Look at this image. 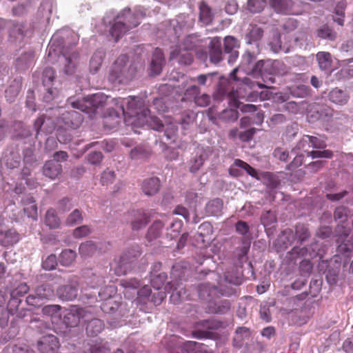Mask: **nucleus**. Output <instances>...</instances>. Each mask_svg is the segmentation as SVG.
Here are the masks:
<instances>
[{
	"mask_svg": "<svg viewBox=\"0 0 353 353\" xmlns=\"http://www.w3.org/2000/svg\"><path fill=\"white\" fill-rule=\"evenodd\" d=\"M116 108L119 109L113 116L105 118V123L108 125L112 118L113 123L110 128L116 127L120 122V114L124 117L127 125L140 127L147 124L157 131H164L168 139H173L177 132L176 125L171 118L165 119L163 123L158 118L150 115V110L145 107L144 101L139 97H128L112 100Z\"/></svg>",
	"mask_w": 353,
	"mask_h": 353,
	"instance_id": "f257e3e1",
	"label": "nucleus"
},
{
	"mask_svg": "<svg viewBox=\"0 0 353 353\" xmlns=\"http://www.w3.org/2000/svg\"><path fill=\"white\" fill-rule=\"evenodd\" d=\"M145 13L141 8H138L134 13L130 9H124L117 17L112 26L110 33L115 40L126 33L130 28H134L140 23V19L144 17Z\"/></svg>",
	"mask_w": 353,
	"mask_h": 353,
	"instance_id": "f03ea898",
	"label": "nucleus"
},
{
	"mask_svg": "<svg viewBox=\"0 0 353 353\" xmlns=\"http://www.w3.org/2000/svg\"><path fill=\"white\" fill-rule=\"evenodd\" d=\"M128 62L125 55L119 57L110 68L108 80L118 84H125L132 80L136 70L133 66H128Z\"/></svg>",
	"mask_w": 353,
	"mask_h": 353,
	"instance_id": "7ed1b4c3",
	"label": "nucleus"
},
{
	"mask_svg": "<svg viewBox=\"0 0 353 353\" xmlns=\"http://www.w3.org/2000/svg\"><path fill=\"white\" fill-rule=\"evenodd\" d=\"M108 97L101 93H97L92 96L88 97L83 101H77L72 103L73 108L79 109L82 112H88L89 109L98 108L107 103Z\"/></svg>",
	"mask_w": 353,
	"mask_h": 353,
	"instance_id": "20e7f679",
	"label": "nucleus"
},
{
	"mask_svg": "<svg viewBox=\"0 0 353 353\" xmlns=\"http://www.w3.org/2000/svg\"><path fill=\"white\" fill-rule=\"evenodd\" d=\"M92 317L90 309L72 307L65 315V321L68 326H77L81 321H88Z\"/></svg>",
	"mask_w": 353,
	"mask_h": 353,
	"instance_id": "39448f33",
	"label": "nucleus"
},
{
	"mask_svg": "<svg viewBox=\"0 0 353 353\" xmlns=\"http://www.w3.org/2000/svg\"><path fill=\"white\" fill-rule=\"evenodd\" d=\"M53 296V290L48 284L39 286L35 290V294H30L26 299L28 304L33 306H40L42 301L50 299Z\"/></svg>",
	"mask_w": 353,
	"mask_h": 353,
	"instance_id": "423d86ee",
	"label": "nucleus"
},
{
	"mask_svg": "<svg viewBox=\"0 0 353 353\" xmlns=\"http://www.w3.org/2000/svg\"><path fill=\"white\" fill-rule=\"evenodd\" d=\"M37 345L39 350L42 353H54L59 347V341L54 335L43 336Z\"/></svg>",
	"mask_w": 353,
	"mask_h": 353,
	"instance_id": "0eeeda50",
	"label": "nucleus"
},
{
	"mask_svg": "<svg viewBox=\"0 0 353 353\" xmlns=\"http://www.w3.org/2000/svg\"><path fill=\"white\" fill-rule=\"evenodd\" d=\"M60 59L63 61V72L66 74H73L76 70L78 63V53L76 51L71 52H65Z\"/></svg>",
	"mask_w": 353,
	"mask_h": 353,
	"instance_id": "6e6552de",
	"label": "nucleus"
},
{
	"mask_svg": "<svg viewBox=\"0 0 353 353\" xmlns=\"http://www.w3.org/2000/svg\"><path fill=\"white\" fill-rule=\"evenodd\" d=\"M57 294L63 301H72L77 296L78 288L76 285H65L59 288Z\"/></svg>",
	"mask_w": 353,
	"mask_h": 353,
	"instance_id": "1a4fd4ad",
	"label": "nucleus"
},
{
	"mask_svg": "<svg viewBox=\"0 0 353 353\" xmlns=\"http://www.w3.org/2000/svg\"><path fill=\"white\" fill-rule=\"evenodd\" d=\"M23 211L29 218L33 220L37 219V206L33 197L29 195L25 196L22 199Z\"/></svg>",
	"mask_w": 353,
	"mask_h": 353,
	"instance_id": "9d476101",
	"label": "nucleus"
},
{
	"mask_svg": "<svg viewBox=\"0 0 353 353\" xmlns=\"http://www.w3.org/2000/svg\"><path fill=\"white\" fill-rule=\"evenodd\" d=\"M34 128L37 134L39 132L48 134L53 131L54 125L51 119H46L43 116H41L34 121Z\"/></svg>",
	"mask_w": 353,
	"mask_h": 353,
	"instance_id": "9b49d317",
	"label": "nucleus"
},
{
	"mask_svg": "<svg viewBox=\"0 0 353 353\" xmlns=\"http://www.w3.org/2000/svg\"><path fill=\"white\" fill-rule=\"evenodd\" d=\"M160 188V181L157 177H151L143 181L142 190L146 195L157 194Z\"/></svg>",
	"mask_w": 353,
	"mask_h": 353,
	"instance_id": "f8f14e48",
	"label": "nucleus"
},
{
	"mask_svg": "<svg viewBox=\"0 0 353 353\" xmlns=\"http://www.w3.org/2000/svg\"><path fill=\"white\" fill-rule=\"evenodd\" d=\"M61 172V165L54 161H49L46 162L43 169V174L52 179L57 177Z\"/></svg>",
	"mask_w": 353,
	"mask_h": 353,
	"instance_id": "ddd939ff",
	"label": "nucleus"
},
{
	"mask_svg": "<svg viewBox=\"0 0 353 353\" xmlns=\"http://www.w3.org/2000/svg\"><path fill=\"white\" fill-rule=\"evenodd\" d=\"M163 61V55L161 50L157 48L153 53L150 64V72L152 74L157 75L161 72Z\"/></svg>",
	"mask_w": 353,
	"mask_h": 353,
	"instance_id": "4468645a",
	"label": "nucleus"
},
{
	"mask_svg": "<svg viewBox=\"0 0 353 353\" xmlns=\"http://www.w3.org/2000/svg\"><path fill=\"white\" fill-rule=\"evenodd\" d=\"M192 46L191 45H185L183 48V50L181 51L174 50L170 52V59H177L179 58V62L184 64H190L192 61V57L189 52H187L188 50L190 49Z\"/></svg>",
	"mask_w": 353,
	"mask_h": 353,
	"instance_id": "2eb2a0df",
	"label": "nucleus"
},
{
	"mask_svg": "<svg viewBox=\"0 0 353 353\" xmlns=\"http://www.w3.org/2000/svg\"><path fill=\"white\" fill-rule=\"evenodd\" d=\"M201 344L194 341H186L180 344L172 353H199Z\"/></svg>",
	"mask_w": 353,
	"mask_h": 353,
	"instance_id": "dca6fc26",
	"label": "nucleus"
},
{
	"mask_svg": "<svg viewBox=\"0 0 353 353\" xmlns=\"http://www.w3.org/2000/svg\"><path fill=\"white\" fill-rule=\"evenodd\" d=\"M330 100L339 105H343L347 103L349 100V95L347 93L342 90L334 88L329 93Z\"/></svg>",
	"mask_w": 353,
	"mask_h": 353,
	"instance_id": "f3484780",
	"label": "nucleus"
},
{
	"mask_svg": "<svg viewBox=\"0 0 353 353\" xmlns=\"http://www.w3.org/2000/svg\"><path fill=\"white\" fill-rule=\"evenodd\" d=\"M19 241V235L14 230H0V243L4 245H11Z\"/></svg>",
	"mask_w": 353,
	"mask_h": 353,
	"instance_id": "a211bd4d",
	"label": "nucleus"
},
{
	"mask_svg": "<svg viewBox=\"0 0 353 353\" xmlns=\"http://www.w3.org/2000/svg\"><path fill=\"white\" fill-rule=\"evenodd\" d=\"M272 6L279 13H288L293 7L292 0H270Z\"/></svg>",
	"mask_w": 353,
	"mask_h": 353,
	"instance_id": "6ab92c4d",
	"label": "nucleus"
},
{
	"mask_svg": "<svg viewBox=\"0 0 353 353\" xmlns=\"http://www.w3.org/2000/svg\"><path fill=\"white\" fill-rule=\"evenodd\" d=\"M305 145L314 148H321L325 146L324 141L316 137L306 135L304 136L303 139L299 143V148H304Z\"/></svg>",
	"mask_w": 353,
	"mask_h": 353,
	"instance_id": "aec40b11",
	"label": "nucleus"
},
{
	"mask_svg": "<svg viewBox=\"0 0 353 353\" xmlns=\"http://www.w3.org/2000/svg\"><path fill=\"white\" fill-rule=\"evenodd\" d=\"M105 56V53L103 50H97L92 55L90 61V70L92 73L97 72Z\"/></svg>",
	"mask_w": 353,
	"mask_h": 353,
	"instance_id": "412c9836",
	"label": "nucleus"
},
{
	"mask_svg": "<svg viewBox=\"0 0 353 353\" xmlns=\"http://www.w3.org/2000/svg\"><path fill=\"white\" fill-rule=\"evenodd\" d=\"M103 329V322L98 319H93L89 321L87 327V334L90 336H97Z\"/></svg>",
	"mask_w": 353,
	"mask_h": 353,
	"instance_id": "4be33fe9",
	"label": "nucleus"
},
{
	"mask_svg": "<svg viewBox=\"0 0 353 353\" xmlns=\"http://www.w3.org/2000/svg\"><path fill=\"white\" fill-rule=\"evenodd\" d=\"M223 202L219 199H216L210 201L205 208L206 213L208 215L219 216L223 209Z\"/></svg>",
	"mask_w": 353,
	"mask_h": 353,
	"instance_id": "5701e85b",
	"label": "nucleus"
},
{
	"mask_svg": "<svg viewBox=\"0 0 353 353\" xmlns=\"http://www.w3.org/2000/svg\"><path fill=\"white\" fill-rule=\"evenodd\" d=\"M54 8V2L53 0H44L39 7V13L44 19L48 21Z\"/></svg>",
	"mask_w": 353,
	"mask_h": 353,
	"instance_id": "b1692460",
	"label": "nucleus"
},
{
	"mask_svg": "<svg viewBox=\"0 0 353 353\" xmlns=\"http://www.w3.org/2000/svg\"><path fill=\"white\" fill-rule=\"evenodd\" d=\"M316 59L321 70H326L330 68L332 59L329 52H320L316 54Z\"/></svg>",
	"mask_w": 353,
	"mask_h": 353,
	"instance_id": "393cba45",
	"label": "nucleus"
},
{
	"mask_svg": "<svg viewBox=\"0 0 353 353\" xmlns=\"http://www.w3.org/2000/svg\"><path fill=\"white\" fill-rule=\"evenodd\" d=\"M45 223L50 228H57L60 225L61 221L53 209L47 211Z\"/></svg>",
	"mask_w": 353,
	"mask_h": 353,
	"instance_id": "a878e982",
	"label": "nucleus"
},
{
	"mask_svg": "<svg viewBox=\"0 0 353 353\" xmlns=\"http://www.w3.org/2000/svg\"><path fill=\"white\" fill-rule=\"evenodd\" d=\"M212 41V47L210 50V59L214 63H219L222 59V52L221 50L220 41H216V43Z\"/></svg>",
	"mask_w": 353,
	"mask_h": 353,
	"instance_id": "bb28decb",
	"label": "nucleus"
},
{
	"mask_svg": "<svg viewBox=\"0 0 353 353\" xmlns=\"http://www.w3.org/2000/svg\"><path fill=\"white\" fill-rule=\"evenodd\" d=\"M200 19L205 25L209 24L212 20V13L210 7L205 3H201L199 6Z\"/></svg>",
	"mask_w": 353,
	"mask_h": 353,
	"instance_id": "cd10ccee",
	"label": "nucleus"
},
{
	"mask_svg": "<svg viewBox=\"0 0 353 353\" xmlns=\"http://www.w3.org/2000/svg\"><path fill=\"white\" fill-rule=\"evenodd\" d=\"M345 3L341 1L338 3L334 8V20L339 25L343 26L344 23Z\"/></svg>",
	"mask_w": 353,
	"mask_h": 353,
	"instance_id": "c85d7f7f",
	"label": "nucleus"
},
{
	"mask_svg": "<svg viewBox=\"0 0 353 353\" xmlns=\"http://www.w3.org/2000/svg\"><path fill=\"white\" fill-rule=\"evenodd\" d=\"M263 30L256 26H251V29L248 33L246 38L248 43H252V42L258 41L263 37Z\"/></svg>",
	"mask_w": 353,
	"mask_h": 353,
	"instance_id": "c756f323",
	"label": "nucleus"
},
{
	"mask_svg": "<svg viewBox=\"0 0 353 353\" xmlns=\"http://www.w3.org/2000/svg\"><path fill=\"white\" fill-rule=\"evenodd\" d=\"M76 258L75 252L71 250H66L61 252L60 255V262L63 265H70Z\"/></svg>",
	"mask_w": 353,
	"mask_h": 353,
	"instance_id": "7c9ffc66",
	"label": "nucleus"
},
{
	"mask_svg": "<svg viewBox=\"0 0 353 353\" xmlns=\"http://www.w3.org/2000/svg\"><path fill=\"white\" fill-rule=\"evenodd\" d=\"M266 6V0H248V8L252 12H259Z\"/></svg>",
	"mask_w": 353,
	"mask_h": 353,
	"instance_id": "2f4dec72",
	"label": "nucleus"
},
{
	"mask_svg": "<svg viewBox=\"0 0 353 353\" xmlns=\"http://www.w3.org/2000/svg\"><path fill=\"white\" fill-rule=\"evenodd\" d=\"M96 250L95 245L90 241L81 243L79 247V253L84 256L91 255Z\"/></svg>",
	"mask_w": 353,
	"mask_h": 353,
	"instance_id": "473e14b6",
	"label": "nucleus"
},
{
	"mask_svg": "<svg viewBox=\"0 0 353 353\" xmlns=\"http://www.w3.org/2000/svg\"><path fill=\"white\" fill-rule=\"evenodd\" d=\"M83 218L81 216V213L79 210H74L70 215L68 216L66 219V225L69 226H72L75 224L80 223L82 221Z\"/></svg>",
	"mask_w": 353,
	"mask_h": 353,
	"instance_id": "72a5a7b5",
	"label": "nucleus"
},
{
	"mask_svg": "<svg viewBox=\"0 0 353 353\" xmlns=\"http://www.w3.org/2000/svg\"><path fill=\"white\" fill-rule=\"evenodd\" d=\"M163 228V225L161 221H156L150 228L148 233V236L150 239H154L159 236Z\"/></svg>",
	"mask_w": 353,
	"mask_h": 353,
	"instance_id": "f704fd0d",
	"label": "nucleus"
},
{
	"mask_svg": "<svg viewBox=\"0 0 353 353\" xmlns=\"http://www.w3.org/2000/svg\"><path fill=\"white\" fill-rule=\"evenodd\" d=\"M165 279L166 275L164 273L152 276L151 279L152 287L157 290H160L163 286Z\"/></svg>",
	"mask_w": 353,
	"mask_h": 353,
	"instance_id": "c9c22d12",
	"label": "nucleus"
},
{
	"mask_svg": "<svg viewBox=\"0 0 353 353\" xmlns=\"http://www.w3.org/2000/svg\"><path fill=\"white\" fill-rule=\"evenodd\" d=\"M224 45L225 51L227 53L236 50L235 49L239 47V42L234 37L228 36L225 38Z\"/></svg>",
	"mask_w": 353,
	"mask_h": 353,
	"instance_id": "e433bc0d",
	"label": "nucleus"
},
{
	"mask_svg": "<svg viewBox=\"0 0 353 353\" xmlns=\"http://www.w3.org/2000/svg\"><path fill=\"white\" fill-rule=\"evenodd\" d=\"M234 165L236 167L244 169L247 172V173L249 174L250 176H252L253 177H256V176H257L256 170H254L253 168H252L250 165H248L245 162H244L240 159H236Z\"/></svg>",
	"mask_w": 353,
	"mask_h": 353,
	"instance_id": "4c0bfd02",
	"label": "nucleus"
},
{
	"mask_svg": "<svg viewBox=\"0 0 353 353\" xmlns=\"http://www.w3.org/2000/svg\"><path fill=\"white\" fill-rule=\"evenodd\" d=\"M57 265V257L54 254L49 255L42 263L43 268L46 270H52Z\"/></svg>",
	"mask_w": 353,
	"mask_h": 353,
	"instance_id": "58836bf2",
	"label": "nucleus"
},
{
	"mask_svg": "<svg viewBox=\"0 0 353 353\" xmlns=\"http://www.w3.org/2000/svg\"><path fill=\"white\" fill-rule=\"evenodd\" d=\"M318 36L323 39L334 40L336 37V34L329 27L324 26L318 30Z\"/></svg>",
	"mask_w": 353,
	"mask_h": 353,
	"instance_id": "ea45409f",
	"label": "nucleus"
},
{
	"mask_svg": "<svg viewBox=\"0 0 353 353\" xmlns=\"http://www.w3.org/2000/svg\"><path fill=\"white\" fill-rule=\"evenodd\" d=\"M233 105L240 109L243 112H253L256 110V107L252 104H242L236 99H234Z\"/></svg>",
	"mask_w": 353,
	"mask_h": 353,
	"instance_id": "a19ab883",
	"label": "nucleus"
},
{
	"mask_svg": "<svg viewBox=\"0 0 353 353\" xmlns=\"http://www.w3.org/2000/svg\"><path fill=\"white\" fill-rule=\"evenodd\" d=\"M115 179V174L114 171L105 170L103 172L101 178V181L103 185H108L112 183Z\"/></svg>",
	"mask_w": 353,
	"mask_h": 353,
	"instance_id": "79ce46f5",
	"label": "nucleus"
},
{
	"mask_svg": "<svg viewBox=\"0 0 353 353\" xmlns=\"http://www.w3.org/2000/svg\"><path fill=\"white\" fill-rule=\"evenodd\" d=\"M91 232V229L87 225H83L74 230L73 235L76 238L85 237Z\"/></svg>",
	"mask_w": 353,
	"mask_h": 353,
	"instance_id": "37998d69",
	"label": "nucleus"
},
{
	"mask_svg": "<svg viewBox=\"0 0 353 353\" xmlns=\"http://www.w3.org/2000/svg\"><path fill=\"white\" fill-rule=\"evenodd\" d=\"M308 155H310L312 158H331L332 156V152L329 150H323V151H308L305 150Z\"/></svg>",
	"mask_w": 353,
	"mask_h": 353,
	"instance_id": "c03bdc74",
	"label": "nucleus"
},
{
	"mask_svg": "<svg viewBox=\"0 0 353 353\" xmlns=\"http://www.w3.org/2000/svg\"><path fill=\"white\" fill-rule=\"evenodd\" d=\"M262 223L264 226L271 225L272 223L276 221V217L272 212L268 211L261 217Z\"/></svg>",
	"mask_w": 353,
	"mask_h": 353,
	"instance_id": "a18cd8bd",
	"label": "nucleus"
},
{
	"mask_svg": "<svg viewBox=\"0 0 353 353\" xmlns=\"http://www.w3.org/2000/svg\"><path fill=\"white\" fill-rule=\"evenodd\" d=\"M147 224V219L144 215H141L137 219H135L132 223V227L134 230H139L142 228L145 227Z\"/></svg>",
	"mask_w": 353,
	"mask_h": 353,
	"instance_id": "49530a36",
	"label": "nucleus"
},
{
	"mask_svg": "<svg viewBox=\"0 0 353 353\" xmlns=\"http://www.w3.org/2000/svg\"><path fill=\"white\" fill-rule=\"evenodd\" d=\"M19 88L18 85H10L6 91V97L9 101H12L19 94Z\"/></svg>",
	"mask_w": 353,
	"mask_h": 353,
	"instance_id": "de8ad7c7",
	"label": "nucleus"
},
{
	"mask_svg": "<svg viewBox=\"0 0 353 353\" xmlns=\"http://www.w3.org/2000/svg\"><path fill=\"white\" fill-rule=\"evenodd\" d=\"M203 159L199 156L196 157L194 160L190 162V170L192 172H195L203 165Z\"/></svg>",
	"mask_w": 353,
	"mask_h": 353,
	"instance_id": "09e8293b",
	"label": "nucleus"
},
{
	"mask_svg": "<svg viewBox=\"0 0 353 353\" xmlns=\"http://www.w3.org/2000/svg\"><path fill=\"white\" fill-rule=\"evenodd\" d=\"M102 154L101 152H91L88 157V160L89 161V163L93 164V165H97V164H99L101 160H102Z\"/></svg>",
	"mask_w": 353,
	"mask_h": 353,
	"instance_id": "8fccbe9b",
	"label": "nucleus"
},
{
	"mask_svg": "<svg viewBox=\"0 0 353 353\" xmlns=\"http://www.w3.org/2000/svg\"><path fill=\"white\" fill-rule=\"evenodd\" d=\"M238 4L235 0H230L225 5V12L229 14H234L238 10Z\"/></svg>",
	"mask_w": 353,
	"mask_h": 353,
	"instance_id": "3c124183",
	"label": "nucleus"
},
{
	"mask_svg": "<svg viewBox=\"0 0 353 353\" xmlns=\"http://www.w3.org/2000/svg\"><path fill=\"white\" fill-rule=\"evenodd\" d=\"M58 208L60 212H65L72 208V204L68 198H64L59 202Z\"/></svg>",
	"mask_w": 353,
	"mask_h": 353,
	"instance_id": "603ef678",
	"label": "nucleus"
},
{
	"mask_svg": "<svg viewBox=\"0 0 353 353\" xmlns=\"http://www.w3.org/2000/svg\"><path fill=\"white\" fill-rule=\"evenodd\" d=\"M283 26L285 32H290L296 28L297 21L294 19H289Z\"/></svg>",
	"mask_w": 353,
	"mask_h": 353,
	"instance_id": "864d4df0",
	"label": "nucleus"
},
{
	"mask_svg": "<svg viewBox=\"0 0 353 353\" xmlns=\"http://www.w3.org/2000/svg\"><path fill=\"white\" fill-rule=\"evenodd\" d=\"M210 97L206 94L195 97V103L199 106H207L210 103Z\"/></svg>",
	"mask_w": 353,
	"mask_h": 353,
	"instance_id": "5fc2aeb1",
	"label": "nucleus"
},
{
	"mask_svg": "<svg viewBox=\"0 0 353 353\" xmlns=\"http://www.w3.org/2000/svg\"><path fill=\"white\" fill-rule=\"evenodd\" d=\"M274 155L275 157L283 161H287L288 158V152L281 148H276L274 152Z\"/></svg>",
	"mask_w": 353,
	"mask_h": 353,
	"instance_id": "6e6d98bb",
	"label": "nucleus"
},
{
	"mask_svg": "<svg viewBox=\"0 0 353 353\" xmlns=\"http://www.w3.org/2000/svg\"><path fill=\"white\" fill-rule=\"evenodd\" d=\"M174 213L182 216L187 221H190V213L188 210L183 207L178 206L174 210Z\"/></svg>",
	"mask_w": 353,
	"mask_h": 353,
	"instance_id": "4d7b16f0",
	"label": "nucleus"
},
{
	"mask_svg": "<svg viewBox=\"0 0 353 353\" xmlns=\"http://www.w3.org/2000/svg\"><path fill=\"white\" fill-rule=\"evenodd\" d=\"M60 310V306L58 305H51L45 306L43 308V312L47 315H52L57 313Z\"/></svg>",
	"mask_w": 353,
	"mask_h": 353,
	"instance_id": "13d9d810",
	"label": "nucleus"
},
{
	"mask_svg": "<svg viewBox=\"0 0 353 353\" xmlns=\"http://www.w3.org/2000/svg\"><path fill=\"white\" fill-rule=\"evenodd\" d=\"M256 130L254 128H251L248 130L243 132L240 133L239 137L243 141H248L252 139L253 135L254 134Z\"/></svg>",
	"mask_w": 353,
	"mask_h": 353,
	"instance_id": "bf43d9fd",
	"label": "nucleus"
},
{
	"mask_svg": "<svg viewBox=\"0 0 353 353\" xmlns=\"http://www.w3.org/2000/svg\"><path fill=\"white\" fill-rule=\"evenodd\" d=\"M14 353H34L28 345H15L13 348Z\"/></svg>",
	"mask_w": 353,
	"mask_h": 353,
	"instance_id": "052dcab7",
	"label": "nucleus"
},
{
	"mask_svg": "<svg viewBox=\"0 0 353 353\" xmlns=\"http://www.w3.org/2000/svg\"><path fill=\"white\" fill-rule=\"evenodd\" d=\"M236 230L239 233L245 235L248 232V226L245 222L239 221L236 225Z\"/></svg>",
	"mask_w": 353,
	"mask_h": 353,
	"instance_id": "680f3d73",
	"label": "nucleus"
},
{
	"mask_svg": "<svg viewBox=\"0 0 353 353\" xmlns=\"http://www.w3.org/2000/svg\"><path fill=\"white\" fill-rule=\"evenodd\" d=\"M28 286L26 283L20 284L14 290V293L17 296H23L28 292Z\"/></svg>",
	"mask_w": 353,
	"mask_h": 353,
	"instance_id": "e2e57ef3",
	"label": "nucleus"
},
{
	"mask_svg": "<svg viewBox=\"0 0 353 353\" xmlns=\"http://www.w3.org/2000/svg\"><path fill=\"white\" fill-rule=\"evenodd\" d=\"M186 199L188 202L190 204L198 203L201 200V198H199L197 194L194 192H189L186 195Z\"/></svg>",
	"mask_w": 353,
	"mask_h": 353,
	"instance_id": "0e129e2a",
	"label": "nucleus"
},
{
	"mask_svg": "<svg viewBox=\"0 0 353 353\" xmlns=\"http://www.w3.org/2000/svg\"><path fill=\"white\" fill-rule=\"evenodd\" d=\"M270 46L272 51L274 52H278L279 50L282 49L280 37L275 38L273 41L270 42Z\"/></svg>",
	"mask_w": 353,
	"mask_h": 353,
	"instance_id": "69168bd1",
	"label": "nucleus"
},
{
	"mask_svg": "<svg viewBox=\"0 0 353 353\" xmlns=\"http://www.w3.org/2000/svg\"><path fill=\"white\" fill-rule=\"evenodd\" d=\"M71 118L74 119L75 120V122H72L71 126L73 128H75L78 125L79 123H80L82 121V119L79 114L76 111H72L69 113Z\"/></svg>",
	"mask_w": 353,
	"mask_h": 353,
	"instance_id": "338daca9",
	"label": "nucleus"
},
{
	"mask_svg": "<svg viewBox=\"0 0 353 353\" xmlns=\"http://www.w3.org/2000/svg\"><path fill=\"white\" fill-rule=\"evenodd\" d=\"M343 349L346 353H353V341L350 339H346L343 342Z\"/></svg>",
	"mask_w": 353,
	"mask_h": 353,
	"instance_id": "774afa93",
	"label": "nucleus"
}]
</instances>
